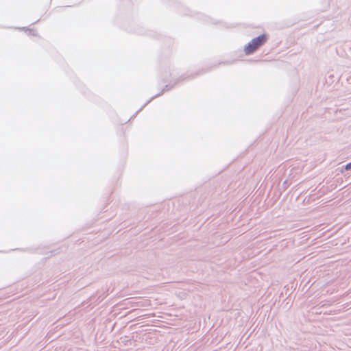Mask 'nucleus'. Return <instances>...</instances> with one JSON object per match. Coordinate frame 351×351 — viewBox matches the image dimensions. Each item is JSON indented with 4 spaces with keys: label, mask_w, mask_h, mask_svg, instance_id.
<instances>
[{
    "label": "nucleus",
    "mask_w": 351,
    "mask_h": 351,
    "mask_svg": "<svg viewBox=\"0 0 351 351\" xmlns=\"http://www.w3.org/2000/svg\"><path fill=\"white\" fill-rule=\"evenodd\" d=\"M267 40V37L265 34H262L251 40L250 43L245 47V53L247 55L254 53L260 47L264 45Z\"/></svg>",
    "instance_id": "obj_1"
},
{
    "label": "nucleus",
    "mask_w": 351,
    "mask_h": 351,
    "mask_svg": "<svg viewBox=\"0 0 351 351\" xmlns=\"http://www.w3.org/2000/svg\"><path fill=\"white\" fill-rule=\"evenodd\" d=\"M338 169H339V171L342 173H343L345 171H351V161L346 165L339 167Z\"/></svg>",
    "instance_id": "obj_2"
},
{
    "label": "nucleus",
    "mask_w": 351,
    "mask_h": 351,
    "mask_svg": "<svg viewBox=\"0 0 351 351\" xmlns=\"http://www.w3.org/2000/svg\"><path fill=\"white\" fill-rule=\"evenodd\" d=\"M105 298H106V295H102V296L99 295V296H98V298H97V300L95 301V302L99 303V302H101Z\"/></svg>",
    "instance_id": "obj_3"
},
{
    "label": "nucleus",
    "mask_w": 351,
    "mask_h": 351,
    "mask_svg": "<svg viewBox=\"0 0 351 351\" xmlns=\"http://www.w3.org/2000/svg\"><path fill=\"white\" fill-rule=\"evenodd\" d=\"M287 186H288V180H286L284 181V182L282 183V187L284 188V189L285 190L287 188Z\"/></svg>",
    "instance_id": "obj_4"
},
{
    "label": "nucleus",
    "mask_w": 351,
    "mask_h": 351,
    "mask_svg": "<svg viewBox=\"0 0 351 351\" xmlns=\"http://www.w3.org/2000/svg\"><path fill=\"white\" fill-rule=\"evenodd\" d=\"M97 293H97L95 294V295H93L90 296V298H89V301H90V302L93 301V300L95 298V297L97 295Z\"/></svg>",
    "instance_id": "obj_5"
},
{
    "label": "nucleus",
    "mask_w": 351,
    "mask_h": 351,
    "mask_svg": "<svg viewBox=\"0 0 351 351\" xmlns=\"http://www.w3.org/2000/svg\"><path fill=\"white\" fill-rule=\"evenodd\" d=\"M319 191H322V194H324L325 193H326L327 189H326L324 186H323L322 188L320 189Z\"/></svg>",
    "instance_id": "obj_6"
}]
</instances>
